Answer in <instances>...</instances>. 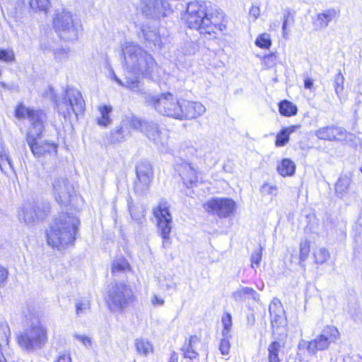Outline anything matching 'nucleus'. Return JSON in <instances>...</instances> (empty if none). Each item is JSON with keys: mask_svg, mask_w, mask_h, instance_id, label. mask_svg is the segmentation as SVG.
<instances>
[{"mask_svg": "<svg viewBox=\"0 0 362 362\" xmlns=\"http://www.w3.org/2000/svg\"><path fill=\"white\" fill-rule=\"evenodd\" d=\"M127 74L125 81L117 77L112 69L110 77L118 85L124 86L138 95H145L146 90L139 79V75L158 81V67L153 57L147 53L141 47L132 42H126L122 46Z\"/></svg>", "mask_w": 362, "mask_h": 362, "instance_id": "obj_1", "label": "nucleus"}, {"mask_svg": "<svg viewBox=\"0 0 362 362\" xmlns=\"http://www.w3.org/2000/svg\"><path fill=\"white\" fill-rule=\"evenodd\" d=\"M15 116L18 119H28L30 127L26 135V141L33 154L40 158L45 154L55 156L57 145L53 142L42 141L40 139L44 131L45 115L41 110L30 108L23 104L18 105L15 110Z\"/></svg>", "mask_w": 362, "mask_h": 362, "instance_id": "obj_2", "label": "nucleus"}, {"mask_svg": "<svg viewBox=\"0 0 362 362\" xmlns=\"http://www.w3.org/2000/svg\"><path fill=\"white\" fill-rule=\"evenodd\" d=\"M223 19L224 13L221 9L209 8L204 1H193L187 4L186 23L202 35L215 37L218 32H223L226 28Z\"/></svg>", "mask_w": 362, "mask_h": 362, "instance_id": "obj_3", "label": "nucleus"}, {"mask_svg": "<svg viewBox=\"0 0 362 362\" xmlns=\"http://www.w3.org/2000/svg\"><path fill=\"white\" fill-rule=\"evenodd\" d=\"M79 224L80 221L76 216L67 213L59 214L47 231L48 245L59 250L73 245L78 231Z\"/></svg>", "mask_w": 362, "mask_h": 362, "instance_id": "obj_4", "label": "nucleus"}, {"mask_svg": "<svg viewBox=\"0 0 362 362\" xmlns=\"http://www.w3.org/2000/svg\"><path fill=\"white\" fill-rule=\"evenodd\" d=\"M123 124L124 125L129 124L132 128L144 133L149 139L154 142L161 153H165L170 151L168 131L164 128L160 129L158 124L141 120L134 115L127 117L123 121Z\"/></svg>", "mask_w": 362, "mask_h": 362, "instance_id": "obj_5", "label": "nucleus"}, {"mask_svg": "<svg viewBox=\"0 0 362 362\" xmlns=\"http://www.w3.org/2000/svg\"><path fill=\"white\" fill-rule=\"evenodd\" d=\"M52 25L59 37L67 42L77 40L82 30L81 23L74 20L71 12L65 8L56 9Z\"/></svg>", "mask_w": 362, "mask_h": 362, "instance_id": "obj_6", "label": "nucleus"}, {"mask_svg": "<svg viewBox=\"0 0 362 362\" xmlns=\"http://www.w3.org/2000/svg\"><path fill=\"white\" fill-rule=\"evenodd\" d=\"M55 103L59 113L63 115L65 119H71L72 117L77 118L85 110V101L82 95L74 88H68L63 93L62 98Z\"/></svg>", "mask_w": 362, "mask_h": 362, "instance_id": "obj_7", "label": "nucleus"}, {"mask_svg": "<svg viewBox=\"0 0 362 362\" xmlns=\"http://www.w3.org/2000/svg\"><path fill=\"white\" fill-rule=\"evenodd\" d=\"M18 341L20 346L27 351L41 349L47 341V330L36 320L18 334Z\"/></svg>", "mask_w": 362, "mask_h": 362, "instance_id": "obj_8", "label": "nucleus"}, {"mask_svg": "<svg viewBox=\"0 0 362 362\" xmlns=\"http://www.w3.org/2000/svg\"><path fill=\"white\" fill-rule=\"evenodd\" d=\"M146 103L158 114L179 120L181 99L170 93L158 95H144Z\"/></svg>", "mask_w": 362, "mask_h": 362, "instance_id": "obj_9", "label": "nucleus"}, {"mask_svg": "<svg viewBox=\"0 0 362 362\" xmlns=\"http://www.w3.org/2000/svg\"><path fill=\"white\" fill-rule=\"evenodd\" d=\"M135 297L132 288L124 283L112 285L108 291L106 302L112 312H121L134 301Z\"/></svg>", "mask_w": 362, "mask_h": 362, "instance_id": "obj_10", "label": "nucleus"}, {"mask_svg": "<svg viewBox=\"0 0 362 362\" xmlns=\"http://www.w3.org/2000/svg\"><path fill=\"white\" fill-rule=\"evenodd\" d=\"M153 213L156 219L158 232L163 240L162 246L165 249H168L172 244L170 234L173 221L168 203L164 201L160 202L153 209Z\"/></svg>", "mask_w": 362, "mask_h": 362, "instance_id": "obj_11", "label": "nucleus"}, {"mask_svg": "<svg viewBox=\"0 0 362 362\" xmlns=\"http://www.w3.org/2000/svg\"><path fill=\"white\" fill-rule=\"evenodd\" d=\"M269 310L274 334L277 335L279 340L284 339L287 336V320L281 302L274 299L269 305Z\"/></svg>", "mask_w": 362, "mask_h": 362, "instance_id": "obj_12", "label": "nucleus"}, {"mask_svg": "<svg viewBox=\"0 0 362 362\" xmlns=\"http://www.w3.org/2000/svg\"><path fill=\"white\" fill-rule=\"evenodd\" d=\"M339 337L338 329L334 326H327L314 339L308 341L307 350L310 354L324 351L334 343Z\"/></svg>", "mask_w": 362, "mask_h": 362, "instance_id": "obj_13", "label": "nucleus"}, {"mask_svg": "<svg viewBox=\"0 0 362 362\" xmlns=\"http://www.w3.org/2000/svg\"><path fill=\"white\" fill-rule=\"evenodd\" d=\"M49 212L48 205L39 206L30 202L25 203L18 211V220L26 225H32L44 218Z\"/></svg>", "mask_w": 362, "mask_h": 362, "instance_id": "obj_14", "label": "nucleus"}, {"mask_svg": "<svg viewBox=\"0 0 362 362\" xmlns=\"http://www.w3.org/2000/svg\"><path fill=\"white\" fill-rule=\"evenodd\" d=\"M136 180L134 182V191L139 194L146 192L153 178L151 165L147 161L139 162L136 168Z\"/></svg>", "mask_w": 362, "mask_h": 362, "instance_id": "obj_15", "label": "nucleus"}, {"mask_svg": "<svg viewBox=\"0 0 362 362\" xmlns=\"http://www.w3.org/2000/svg\"><path fill=\"white\" fill-rule=\"evenodd\" d=\"M140 8L147 17L160 19L168 15L169 4L163 0H141Z\"/></svg>", "mask_w": 362, "mask_h": 362, "instance_id": "obj_16", "label": "nucleus"}, {"mask_svg": "<svg viewBox=\"0 0 362 362\" xmlns=\"http://www.w3.org/2000/svg\"><path fill=\"white\" fill-rule=\"evenodd\" d=\"M205 209L219 217L230 215L235 207V202L229 198L216 197L209 200L204 206Z\"/></svg>", "mask_w": 362, "mask_h": 362, "instance_id": "obj_17", "label": "nucleus"}, {"mask_svg": "<svg viewBox=\"0 0 362 362\" xmlns=\"http://www.w3.org/2000/svg\"><path fill=\"white\" fill-rule=\"evenodd\" d=\"M52 184L56 201L62 205L69 204L74 188L68 180L64 177H56Z\"/></svg>", "mask_w": 362, "mask_h": 362, "instance_id": "obj_18", "label": "nucleus"}, {"mask_svg": "<svg viewBox=\"0 0 362 362\" xmlns=\"http://www.w3.org/2000/svg\"><path fill=\"white\" fill-rule=\"evenodd\" d=\"M206 110L201 102L181 99L179 120L197 119L204 115Z\"/></svg>", "mask_w": 362, "mask_h": 362, "instance_id": "obj_19", "label": "nucleus"}, {"mask_svg": "<svg viewBox=\"0 0 362 362\" xmlns=\"http://www.w3.org/2000/svg\"><path fill=\"white\" fill-rule=\"evenodd\" d=\"M340 16V11L336 8H328L317 14L313 21L315 30H322L327 28L332 21H337Z\"/></svg>", "mask_w": 362, "mask_h": 362, "instance_id": "obj_20", "label": "nucleus"}, {"mask_svg": "<svg viewBox=\"0 0 362 362\" xmlns=\"http://www.w3.org/2000/svg\"><path fill=\"white\" fill-rule=\"evenodd\" d=\"M176 170L187 187H192L193 184L197 182V171L192 163L183 162L182 164L177 165Z\"/></svg>", "mask_w": 362, "mask_h": 362, "instance_id": "obj_21", "label": "nucleus"}, {"mask_svg": "<svg viewBox=\"0 0 362 362\" xmlns=\"http://www.w3.org/2000/svg\"><path fill=\"white\" fill-rule=\"evenodd\" d=\"M181 150L184 153L185 157L192 160H202L204 156V151L199 148L196 143L192 141H185L182 144Z\"/></svg>", "mask_w": 362, "mask_h": 362, "instance_id": "obj_22", "label": "nucleus"}, {"mask_svg": "<svg viewBox=\"0 0 362 362\" xmlns=\"http://www.w3.org/2000/svg\"><path fill=\"white\" fill-rule=\"evenodd\" d=\"M200 342L201 339L199 337L196 335L191 336L189 341L185 342L182 348L184 357L189 359L196 358L198 356L197 346Z\"/></svg>", "mask_w": 362, "mask_h": 362, "instance_id": "obj_23", "label": "nucleus"}, {"mask_svg": "<svg viewBox=\"0 0 362 362\" xmlns=\"http://www.w3.org/2000/svg\"><path fill=\"white\" fill-rule=\"evenodd\" d=\"M143 33L147 46H148L152 49L160 50L162 48L163 43L159 32L158 30L156 29L148 30H143Z\"/></svg>", "mask_w": 362, "mask_h": 362, "instance_id": "obj_24", "label": "nucleus"}, {"mask_svg": "<svg viewBox=\"0 0 362 362\" xmlns=\"http://www.w3.org/2000/svg\"><path fill=\"white\" fill-rule=\"evenodd\" d=\"M112 107L110 105H101L98 107L100 116L97 117V124L101 127H107L112 123L110 115L112 112Z\"/></svg>", "mask_w": 362, "mask_h": 362, "instance_id": "obj_25", "label": "nucleus"}, {"mask_svg": "<svg viewBox=\"0 0 362 362\" xmlns=\"http://www.w3.org/2000/svg\"><path fill=\"white\" fill-rule=\"evenodd\" d=\"M233 297L236 301H243L252 298L255 300H259L258 293L252 288L241 287L233 293Z\"/></svg>", "mask_w": 362, "mask_h": 362, "instance_id": "obj_26", "label": "nucleus"}, {"mask_svg": "<svg viewBox=\"0 0 362 362\" xmlns=\"http://www.w3.org/2000/svg\"><path fill=\"white\" fill-rule=\"evenodd\" d=\"M276 336V341H272L268 346V361L269 362H280L279 354L283 346L281 342L284 339L279 340Z\"/></svg>", "mask_w": 362, "mask_h": 362, "instance_id": "obj_27", "label": "nucleus"}, {"mask_svg": "<svg viewBox=\"0 0 362 362\" xmlns=\"http://www.w3.org/2000/svg\"><path fill=\"white\" fill-rule=\"evenodd\" d=\"M296 165L288 158L283 159L277 166L278 173L283 177L291 176L295 173Z\"/></svg>", "mask_w": 362, "mask_h": 362, "instance_id": "obj_28", "label": "nucleus"}, {"mask_svg": "<svg viewBox=\"0 0 362 362\" xmlns=\"http://www.w3.org/2000/svg\"><path fill=\"white\" fill-rule=\"evenodd\" d=\"M295 21V12L290 9H285L282 13V35L284 39L288 38L287 27L291 25Z\"/></svg>", "mask_w": 362, "mask_h": 362, "instance_id": "obj_29", "label": "nucleus"}, {"mask_svg": "<svg viewBox=\"0 0 362 362\" xmlns=\"http://www.w3.org/2000/svg\"><path fill=\"white\" fill-rule=\"evenodd\" d=\"M279 111L284 117H291L297 114L298 107L292 102L284 100L279 103Z\"/></svg>", "mask_w": 362, "mask_h": 362, "instance_id": "obj_30", "label": "nucleus"}, {"mask_svg": "<svg viewBox=\"0 0 362 362\" xmlns=\"http://www.w3.org/2000/svg\"><path fill=\"white\" fill-rule=\"evenodd\" d=\"M134 346L136 352L140 355L147 356L153 351V345L146 339L136 338L134 340Z\"/></svg>", "mask_w": 362, "mask_h": 362, "instance_id": "obj_31", "label": "nucleus"}, {"mask_svg": "<svg viewBox=\"0 0 362 362\" xmlns=\"http://www.w3.org/2000/svg\"><path fill=\"white\" fill-rule=\"evenodd\" d=\"M351 184V179L346 175H342L341 176L336 185H335V192L338 197H342L344 196L347 192L348 189L349 187V185Z\"/></svg>", "mask_w": 362, "mask_h": 362, "instance_id": "obj_32", "label": "nucleus"}, {"mask_svg": "<svg viewBox=\"0 0 362 362\" xmlns=\"http://www.w3.org/2000/svg\"><path fill=\"white\" fill-rule=\"evenodd\" d=\"M29 4L34 12H42L45 14L48 13L51 6L49 0H30Z\"/></svg>", "mask_w": 362, "mask_h": 362, "instance_id": "obj_33", "label": "nucleus"}, {"mask_svg": "<svg viewBox=\"0 0 362 362\" xmlns=\"http://www.w3.org/2000/svg\"><path fill=\"white\" fill-rule=\"evenodd\" d=\"M223 325L222 335L223 337L230 338L231 337L230 332L232 329V316L230 313H226L221 317Z\"/></svg>", "mask_w": 362, "mask_h": 362, "instance_id": "obj_34", "label": "nucleus"}, {"mask_svg": "<svg viewBox=\"0 0 362 362\" xmlns=\"http://www.w3.org/2000/svg\"><path fill=\"white\" fill-rule=\"evenodd\" d=\"M130 269L129 264L124 258H119L114 260L112 264V272L114 274L125 272Z\"/></svg>", "mask_w": 362, "mask_h": 362, "instance_id": "obj_35", "label": "nucleus"}, {"mask_svg": "<svg viewBox=\"0 0 362 362\" xmlns=\"http://www.w3.org/2000/svg\"><path fill=\"white\" fill-rule=\"evenodd\" d=\"M345 78L341 71H339L334 78V91L339 100L341 99Z\"/></svg>", "mask_w": 362, "mask_h": 362, "instance_id": "obj_36", "label": "nucleus"}, {"mask_svg": "<svg viewBox=\"0 0 362 362\" xmlns=\"http://www.w3.org/2000/svg\"><path fill=\"white\" fill-rule=\"evenodd\" d=\"M332 125L326 126L318 129L315 132V136L322 140L334 141V136L332 132Z\"/></svg>", "mask_w": 362, "mask_h": 362, "instance_id": "obj_37", "label": "nucleus"}, {"mask_svg": "<svg viewBox=\"0 0 362 362\" xmlns=\"http://www.w3.org/2000/svg\"><path fill=\"white\" fill-rule=\"evenodd\" d=\"M128 208L131 216L137 222H141L144 218V209L141 206H133L130 202H128Z\"/></svg>", "mask_w": 362, "mask_h": 362, "instance_id": "obj_38", "label": "nucleus"}, {"mask_svg": "<svg viewBox=\"0 0 362 362\" xmlns=\"http://www.w3.org/2000/svg\"><path fill=\"white\" fill-rule=\"evenodd\" d=\"M255 45L261 49H268L272 46L271 36L267 33H264L257 36L255 42Z\"/></svg>", "mask_w": 362, "mask_h": 362, "instance_id": "obj_39", "label": "nucleus"}, {"mask_svg": "<svg viewBox=\"0 0 362 362\" xmlns=\"http://www.w3.org/2000/svg\"><path fill=\"white\" fill-rule=\"evenodd\" d=\"M310 252V240L305 239L301 240L300 243V254H299V259L300 263L305 262L309 256Z\"/></svg>", "mask_w": 362, "mask_h": 362, "instance_id": "obj_40", "label": "nucleus"}, {"mask_svg": "<svg viewBox=\"0 0 362 362\" xmlns=\"http://www.w3.org/2000/svg\"><path fill=\"white\" fill-rule=\"evenodd\" d=\"M313 256L316 264H322L329 257V251L325 247H320L314 251Z\"/></svg>", "mask_w": 362, "mask_h": 362, "instance_id": "obj_41", "label": "nucleus"}, {"mask_svg": "<svg viewBox=\"0 0 362 362\" xmlns=\"http://www.w3.org/2000/svg\"><path fill=\"white\" fill-rule=\"evenodd\" d=\"M90 310V303L86 298H83L76 303V312L78 316L86 314Z\"/></svg>", "mask_w": 362, "mask_h": 362, "instance_id": "obj_42", "label": "nucleus"}, {"mask_svg": "<svg viewBox=\"0 0 362 362\" xmlns=\"http://www.w3.org/2000/svg\"><path fill=\"white\" fill-rule=\"evenodd\" d=\"M69 49L58 47L53 49L54 58L59 62H62L68 59Z\"/></svg>", "mask_w": 362, "mask_h": 362, "instance_id": "obj_43", "label": "nucleus"}, {"mask_svg": "<svg viewBox=\"0 0 362 362\" xmlns=\"http://www.w3.org/2000/svg\"><path fill=\"white\" fill-rule=\"evenodd\" d=\"M54 45H55V42L52 39L48 38V37H44V38H42L40 40V49L45 53H48V52H53V49H55Z\"/></svg>", "mask_w": 362, "mask_h": 362, "instance_id": "obj_44", "label": "nucleus"}, {"mask_svg": "<svg viewBox=\"0 0 362 362\" xmlns=\"http://www.w3.org/2000/svg\"><path fill=\"white\" fill-rule=\"evenodd\" d=\"M15 60V54L10 49H0V62L10 63Z\"/></svg>", "mask_w": 362, "mask_h": 362, "instance_id": "obj_45", "label": "nucleus"}, {"mask_svg": "<svg viewBox=\"0 0 362 362\" xmlns=\"http://www.w3.org/2000/svg\"><path fill=\"white\" fill-rule=\"evenodd\" d=\"M6 165H8L10 168H13L8 155L4 148H0V169L3 171Z\"/></svg>", "mask_w": 362, "mask_h": 362, "instance_id": "obj_46", "label": "nucleus"}, {"mask_svg": "<svg viewBox=\"0 0 362 362\" xmlns=\"http://www.w3.org/2000/svg\"><path fill=\"white\" fill-rule=\"evenodd\" d=\"M74 339L80 342L84 347L90 348L92 346V340L91 338L88 336L79 333H74Z\"/></svg>", "mask_w": 362, "mask_h": 362, "instance_id": "obj_47", "label": "nucleus"}, {"mask_svg": "<svg viewBox=\"0 0 362 362\" xmlns=\"http://www.w3.org/2000/svg\"><path fill=\"white\" fill-rule=\"evenodd\" d=\"M333 136H334V141H343L346 139L347 136V132L342 127L332 125Z\"/></svg>", "mask_w": 362, "mask_h": 362, "instance_id": "obj_48", "label": "nucleus"}, {"mask_svg": "<svg viewBox=\"0 0 362 362\" xmlns=\"http://www.w3.org/2000/svg\"><path fill=\"white\" fill-rule=\"evenodd\" d=\"M262 248H258L253 251L251 255V267L255 268L259 267L262 260Z\"/></svg>", "mask_w": 362, "mask_h": 362, "instance_id": "obj_49", "label": "nucleus"}, {"mask_svg": "<svg viewBox=\"0 0 362 362\" xmlns=\"http://www.w3.org/2000/svg\"><path fill=\"white\" fill-rule=\"evenodd\" d=\"M289 140L288 133L281 129L280 132L276 135L275 145L278 147L285 146Z\"/></svg>", "mask_w": 362, "mask_h": 362, "instance_id": "obj_50", "label": "nucleus"}, {"mask_svg": "<svg viewBox=\"0 0 362 362\" xmlns=\"http://www.w3.org/2000/svg\"><path fill=\"white\" fill-rule=\"evenodd\" d=\"M261 192L264 195H274L277 194V187L269 183H264L261 187Z\"/></svg>", "mask_w": 362, "mask_h": 362, "instance_id": "obj_51", "label": "nucleus"}, {"mask_svg": "<svg viewBox=\"0 0 362 362\" xmlns=\"http://www.w3.org/2000/svg\"><path fill=\"white\" fill-rule=\"evenodd\" d=\"M230 344L229 342V338L223 337L221 340L219 345V350L223 355H227L229 354Z\"/></svg>", "mask_w": 362, "mask_h": 362, "instance_id": "obj_52", "label": "nucleus"}, {"mask_svg": "<svg viewBox=\"0 0 362 362\" xmlns=\"http://www.w3.org/2000/svg\"><path fill=\"white\" fill-rule=\"evenodd\" d=\"M186 50L184 52L185 55H190L197 51V45L192 42H187L185 44Z\"/></svg>", "mask_w": 362, "mask_h": 362, "instance_id": "obj_53", "label": "nucleus"}, {"mask_svg": "<svg viewBox=\"0 0 362 362\" xmlns=\"http://www.w3.org/2000/svg\"><path fill=\"white\" fill-rule=\"evenodd\" d=\"M8 272L4 267L0 266V287H3L8 279Z\"/></svg>", "mask_w": 362, "mask_h": 362, "instance_id": "obj_54", "label": "nucleus"}, {"mask_svg": "<svg viewBox=\"0 0 362 362\" xmlns=\"http://www.w3.org/2000/svg\"><path fill=\"white\" fill-rule=\"evenodd\" d=\"M250 15L254 18L255 20L257 19L260 15V8L257 6H252L250 9Z\"/></svg>", "mask_w": 362, "mask_h": 362, "instance_id": "obj_55", "label": "nucleus"}, {"mask_svg": "<svg viewBox=\"0 0 362 362\" xmlns=\"http://www.w3.org/2000/svg\"><path fill=\"white\" fill-rule=\"evenodd\" d=\"M57 362H71V358L68 353H63L59 356Z\"/></svg>", "mask_w": 362, "mask_h": 362, "instance_id": "obj_56", "label": "nucleus"}, {"mask_svg": "<svg viewBox=\"0 0 362 362\" xmlns=\"http://www.w3.org/2000/svg\"><path fill=\"white\" fill-rule=\"evenodd\" d=\"M151 303L153 305H163L164 304V300L162 298L154 295L151 299Z\"/></svg>", "mask_w": 362, "mask_h": 362, "instance_id": "obj_57", "label": "nucleus"}, {"mask_svg": "<svg viewBox=\"0 0 362 362\" xmlns=\"http://www.w3.org/2000/svg\"><path fill=\"white\" fill-rule=\"evenodd\" d=\"M279 25H280V22L278 20L272 21L269 23V30H270V31L276 30L279 28Z\"/></svg>", "mask_w": 362, "mask_h": 362, "instance_id": "obj_58", "label": "nucleus"}, {"mask_svg": "<svg viewBox=\"0 0 362 362\" xmlns=\"http://www.w3.org/2000/svg\"><path fill=\"white\" fill-rule=\"evenodd\" d=\"M313 86V80L311 78H306L304 80V87L306 89H311Z\"/></svg>", "mask_w": 362, "mask_h": 362, "instance_id": "obj_59", "label": "nucleus"}, {"mask_svg": "<svg viewBox=\"0 0 362 362\" xmlns=\"http://www.w3.org/2000/svg\"><path fill=\"white\" fill-rule=\"evenodd\" d=\"M299 127L298 125H291L288 127L283 129L284 131L288 133V136H289L291 134L296 132V130Z\"/></svg>", "mask_w": 362, "mask_h": 362, "instance_id": "obj_60", "label": "nucleus"}, {"mask_svg": "<svg viewBox=\"0 0 362 362\" xmlns=\"http://www.w3.org/2000/svg\"><path fill=\"white\" fill-rule=\"evenodd\" d=\"M177 361H178V356H177V354L175 352L172 353L168 362H177Z\"/></svg>", "mask_w": 362, "mask_h": 362, "instance_id": "obj_61", "label": "nucleus"}, {"mask_svg": "<svg viewBox=\"0 0 362 362\" xmlns=\"http://www.w3.org/2000/svg\"><path fill=\"white\" fill-rule=\"evenodd\" d=\"M0 362H6V358L2 354H0Z\"/></svg>", "mask_w": 362, "mask_h": 362, "instance_id": "obj_62", "label": "nucleus"}, {"mask_svg": "<svg viewBox=\"0 0 362 362\" xmlns=\"http://www.w3.org/2000/svg\"><path fill=\"white\" fill-rule=\"evenodd\" d=\"M121 130H122V128H120L119 129H118L117 132V133H119Z\"/></svg>", "mask_w": 362, "mask_h": 362, "instance_id": "obj_63", "label": "nucleus"}]
</instances>
